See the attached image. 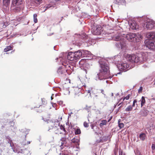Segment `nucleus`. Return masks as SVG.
I'll use <instances>...</instances> for the list:
<instances>
[{
    "mask_svg": "<svg viewBox=\"0 0 155 155\" xmlns=\"http://www.w3.org/2000/svg\"><path fill=\"white\" fill-rule=\"evenodd\" d=\"M107 121L106 120H101V122L99 126L101 127L104 125H106L107 124Z\"/></svg>",
    "mask_w": 155,
    "mask_h": 155,
    "instance_id": "nucleus-24",
    "label": "nucleus"
},
{
    "mask_svg": "<svg viewBox=\"0 0 155 155\" xmlns=\"http://www.w3.org/2000/svg\"><path fill=\"white\" fill-rule=\"evenodd\" d=\"M81 133V131L80 129H77L75 131V134L76 135L80 134Z\"/></svg>",
    "mask_w": 155,
    "mask_h": 155,
    "instance_id": "nucleus-32",
    "label": "nucleus"
},
{
    "mask_svg": "<svg viewBox=\"0 0 155 155\" xmlns=\"http://www.w3.org/2000/svg\"><path fill=\"white\" fill-rule=\"evenodd\" d=\"M12 3L13 5H19L22 3V0H12Z\"/></svg>",
    "mask_w": 155,
    "mask_h": 155,
    "instance_id": "nucleus-12",
    "label": "nucleus"
},
{
    "mask_svg": "<svg viewBox=\"0 0 155 155\" xmlns=\"http://www.w3.org/2000/svg\"><path fill=\"white\" fill-rule=\"evenodd\" d=\"M140 114L143 116H146L148 114V112L146 109L141 110L140 112Z\"/></svg>",
    "mask_w": 155,
    "mask_h": 155,
    "instance_id": "nucleus-18",
    "label": "nucleus"
},
{
    "mask_svg": "<svg viewBox=\"0 0 155 155\" xmlns=\"http://www.w3.org/2000/svg\"><path fill=\"white\" fill-rule=\"evenodd\" d=\"M147 58V54L143 53L141 54V56L140 57V62L146 61Z\"/></svg>",
    "mask_w": 155,
    "mask_h": 155,
    "instance_id": "nucleus-9",
    "label": "nucleus"
},
{
    "mask_svg": "<svg viewBox=\"0 0 155 155\" xmlns=\"http://www.w3.org/2000/svg\"><path fill=\"white\" fill-rule=\"evenodd\" d=\"M102 27L99 25L94 26L92 28L91 32L94 35H99L102 33Z\"/></svg>",
    "mask_w": 155,
    "mask_h": 155,
    "instance_id": "nucleus-3",
    "label": "nucleus"
},
{
    "mask_svg": "<svg viewBox=\"0 0 155 155\" xmlns=\"http://www.w3.org/2000/svg\"><path fill=\"white\" fill-rule=\"evenodd\" d=\"M129 64L127 63H122L117 65L118 69L121 71H126L130 69Z\"/></svg>",
    "mask_w": 155,
    "mask_h": 155,
    "instance_id": "nucleus-5",
    "label": "nucleus"
},
{
    "mask_svg": "<svg viewBox=\"0 0 155 155\" xmlns=\"http://www.w3.org/2000/svg\"><path fill=\"white\" fill-rule=\"evenodd\" d=\"M137 155H141L140 152H138L137 153Z\"/></svg>",
    "mask_w": 155,
    "mask_h": 155,
    "instance_id": "nucleus-44",
    "label": "nucleus"
},
{
    "mask_svg": "<svg viewBox=\"0 0 155 155\" xmlns=\"http://www.w3.org/2000/svg\"><path fill=\"white\" fill-rule=\"evenodd\" d=\"M11 7L12 8H13V11L15 12H18L20 11V8L18 7H12V6Z\"/></svg>",
    "mask_w": 155,
    "mask_h": 155,
    "instance_id": "nucleus-22",
    "label": "nucleus"
},
{
    "mask_svg": "<svg viewBox=\"0 0 155 155\" xmlns=\"http://www.w3.org/2000/svg\"><path fill=\"white\" fill-rule=\"evenodd\" d=\"M67 142V138L65 135L64 137H62L60 140L59 143H61L60 146L61 147L63 146L64 145H65Z\"/></svg>",
    "mask_w": 155,
    "mask_h": 155,
    "instance_id": "nucleus-10",
    "label": "nucleus"
},
{
    "mask_svg": "<svg viewBox=\"0 0 155 155\" xmlns=\"http://www.w3.org/2000/svg\"><path fill=\"white\" fill-rule=\"evenodd\" d=\"M31 142L30 141H27V144H29Z\"/></svg>",
    "mask_w": 155,
    "mask_h": 155,
    "instance_id": "nucleus-45",
    "label": "nucleus"
},
{
    "mask_svg": "<svg viewBox=\"0 0 155 155\" xmlns=\"http://www.w3.org/2000/svg\"><path fill=\"white\" fill-rule=\"evenodd\" d=\"M138 25L136 23L133 22L130 23V27L133 30H136L138 28Z\"/></svg>",
    "mask_w": 155,
    "mask_h": 155,
    "instance_id": "nucleus-13",
    "label": "nucleus"
},
{
    "mask_svg": "<svg viewBox=\"0 0 155 155\" xmlns=\"http://www.w3.org/2000/svg\"><path fill=\"white\" fill-rule=\"evenodd\" d=\"M101 93H102V94H104V96H105V94H104V90L103 89H101Z\"/></svg>",
    "mask_w": 155,
    "mask_h": 155,
    "instance_id": "nucleus-42",
    "label": "nucleus"
},
{
    "mask_svg": "<svg viewBox=\"0 0 155 155\" xmlns=\"http://www.w3.org/2000/svg\"><path fill=\"white\" fill-rule=\"evenodd\" d=\"M137 102V101L136 99H135L133 101V104L132 105V107H134L135 106V103H136Z\"/></svg>",
    "mask_w": 155,
    "mask_h": 155,
    "instance_id": "nucleus-37",
    "label": "nucleus"
},
{
    "mask_svg": "<svg viewBox=\"0 0 155 155\" xmlns=\"http://www.w3.org/2000/svg\"><path fill=\"white\" fill-rule=\"evenodd\" d=\"M73 55L72 54V52H69L67 55V58L71 61L74 60V58L73 57Z\"/></svg>",
    "mask_w": 155,
    "mask_h": 155,
    "instance_id": "nucleus-19",
    "label": "nucleus"
},
{
    "mask_svg": "<svg viewBox=\"0 0 155 155\" xmlns=\"http://www.w3.org/2000/svg\"><path fill=\"white\" fill-rule=\"evenodd\" d=\"M119 155H125V154H123L122 152H121V153H119Z\"/></svg>",
    "mask_w": 155,
    "mask_h": 155,
    "instance_id": "nucleus-43",
    "label": "nucleus"
},
{
    "mask_svg": "<svg viewBox=\"0 0 155 155\" xmlns=\"http://www.w3.org/2000/svg\"><path fill=\"white\" fill-rule=\"evenodd\" d=\"M88 93H90V96L91 95V92H92V88H91L89 90L87 91Z\"/></svg>",
    "mask_w": 155,
    "mask_h": 155,
    "instance_id": "nucleus-36",
    "label": "nucleus"
},
{
    "mask_svg": "<svg viewBox=\"0 0 155 155\" xmlns=\"http://www.w3.org/2000/svg\"><path fill=\"white\" fill-rule=\"evenodd\" d=\"M142 36L139 34L130 33L125 35L123 33H119L117 35L112 37V39L118 42L116 44V45L118 48H124L126 45V43L124 38H126L129 41L136 42L139 41L140 39H142Z\"/></svg>",
    "mask_w": 155,
    "mask_h": 155,
    "instance_id": "nucleus-1",
    "label": "nucleus"
},
{
    "mask_svg": "<svg viewBox=\"0 0 155 155\" xmlns=\"http://www.w3.org/2000/svg\"><path fill=\"white\" fill-rule=\"evenodd\" d=\"M145 137H146V135L144 133H142V134H140V136H139L140 138V139L141 140H144V139H145Z\"/></svg>",
    "mask_w": 155,
    "mask_h": 155,
    "instance_id": "nucleus-26",
    "label": "nucleus"
},
{
    "mask_svg": "<svg viewBox=\"0 0 155 155\" xmlns=\"http://www.w3.org/2000/svg\"><path fill=\"white\" fill-rule=\"evenodd\" d=\"M51 100H52L53 98H52V96L51 97Z\"/></svg>",
    "mask_w": 155,
    "mask_h": 155,
    "instance_id": "nucleus-49",
    "label": "nucleus"
},
{
    "mask_svg": "<svg viewBox=\"0 0 155 155\" xmlns=\"http://www.w3.org/2000/svg\"><path fill=\"white\" fill-rule=\"evenodd\" d=\"M95 97H97V95H95Z\"/></svg>",
    "mask_w": 155,
    "mask_h": 155,
    "instance_id": "nucleus-52",
    "label": "nucleus"
},
{
    "mask_svg": "<svg viewBox=\"0 0 155 155\" xmlns=\"http://www.w3.org/2000/svg\"><path fill=\"white\" fill-rule=\"evenodd\" d=\"M76 60L81 58L82 57V53L81 52V50H78L74 52Z\"/></svg>",
    "mask_w": 155,
    "mask_h": 155,
    "instance_id": "nucleus-8",
    "label": "nucleus"
},
{
    "mask_svg": "<svg viewBox=\"0 0 155 155\" xmlns=\"http://www.w3.org/2000/svg\"><path fill=\"white\" fill-rule=\"evenodd\" d=\"M94 127V126H93V125H91V128L92 129H93Z\"/></svg>",
    "mask_w": 155,
    "mask_h": 155,
    "instance_id": "nucleus-46",
    "label": "nucleus"
},
{
    "mask_svg": "<svg viewBox=\"0 0 155 155\" xmlns=\"http://www.w3.org/2000/svg\"><path fill=\"white\" fill-rule=\"evenodd\" d=\"M128 58V60L130 62L133 63H137L140 62V57L135 55H128L127 56Z\"/></svg>",
    "mask_w": 155,
    "mask_h": 155,
    "instance_id": "nucleus-4",
    "label": "nucleus"
},
{
    "mask_svg": "<svg viewBox=\"0 0 155 155\" xmlns=\"http://www.w3.org/2000/svg\"><path fill=\"white\" fill-rule=\"evenodd\" d=\"M10 2V0H3V3L4 6L6 8H9L8 6L9 5Z\"/></svg>",
    "mask_w": 155,
    "mask_h": 155,
    "instance_id": "nucleus-17",
    "label": "nucleus"
},
{
    "mask_svg": "<svg viewBox=\"0 0 155 155\" xmlns=\"http://www.w3.org/2000/svg\"><path fill=\"white\" fill-rule=\"evenodd\" d=\"M49 122L48 121V123L49 124H51V125L52 127H53V125H54V123H56V125H57L59 126V123L58 120H56L55 121V122H53L51 121V120H48Z\"/></svg>",
    "mask_w": 155,
    "mask_h": 155,
    "instance_id": "nucleus-16",
    "label": "nucleus"
},
{
    "mask_svg": "<svg viewBox=\"0 0 155 155\" xmlns=\"http://www.w3.org/2000/svg\"><path fill=\"white\" fill-rule=\"evenodd\" d=\"M37 15L36 14H34L33 15L34 21L35 23H36L38 22V19L37 18Z\"/></svg>",
    "mask_w": 155,
    "mask_h": 155,
    "instance_id": "nucleus-30",
    "label": "nucleus"
},
{
    "mask_svg": "<svg viewBox=\"0 0 155 155\" xmlns=\"http://www.w3.org/2000/svg\"><path fill=\"white\" fill-rule=\"evenodd\" d=\"M141 101V106L142 107L144 105L145 103V100L144 97L143 96L142 97L140 100L139 101Z\"/></svg>",
    "mask_w": 155,
    "mask_h": 155,
    "instance_id": "nucleus-23",
    "label": "nucleus"
},
{
    "mask_svg": "<svg viewBox=\"0 0 155 155\" xmlns=\"http://www.w3.org/2000/svg\"><path fill=\"white\" fill-rule=\"evenodd\" d=\"M152 150L155 149V145L154 144H152Z\"/></svg>",
    "mask_w": 155,
    "mask_h": 155,
    "instance_id": "nucleus-41",
    "label": "nucleus"
},
{
    "mask_svg": "<svg viewBox=\"0 0 155 155\" xmlns=\"http://www.w3.org/2000/svg\"><path fill=\"white\" fill-rule=\"evenodd\" d=\"M100 63L101 68L100 72L97 74V76L95 78V80L97 81L106 78L109 73V68L107 63L102 62Z\"/></svg>",
    "mask_w": 155,
    "mask_h": 155,
    "instance_id": "nucleus-2",
    "label": "nucleus"
},
{
    "mask_svg": "<svg viewBox=\"0 0 155 155\" xmlns=\"http://www.w3.org/2000/svg\"><path fill=\"white\" fill-rule=\"evenodd\" d=\"M12 49V47L10 46H8L4 49V51L5 52H7L8 51H9L11 50Z\"/></svg>",
    "mask_w": 155,
    "mask_h": 155,
    "instance_id": "nucleus-27",
    "label": "nucleus"
},
{
    "mask_svg": "<svg viewBox=\"0 0 155 155\" xmlns=\"http://www.w3.org/2000/svg\"><path fill=\"white\" fill-rule=\"evenodd\" d=\"M72 54L73 55V58H74V60H76V58L75 57V54L74 53V52H72Z\"/></svg>",
    "mask_w": 155,
    "mask_h": 155,
    "instance_id": "nucleus-40",
    "label": "nucleus"
},
{
    "mask_svg": "<svg viewBox=\"0 0 155 155\" xmlns=\"http://www.w3.org/2000/svg\"><path fill=\"white\" fill-rule=\"evenodd\" d=\"M120 119H119L118 121V124L119 127L121 129L124 127V124L122 123H120Z\"/></svg>",
    "mask_w": 155,
    "mask_h": 155,
    "instance_id": "nucleus-25",
    "label": "nucleus"
},
{
    "mask_svg": "<svg viewBox=\"0 0 155 155\" xmlns=\"http://www.w3.org/2000/svg\"><path fill=\"white\" fill-rule=\"evenodd\" d=\"M81 52L82 53V57H89L91 54L90 52L88 51L81 50Z\"/></svg>",
    "mask_w": 155,
    "mask_h": 155,
    "instance_id": "nucleus-14",
    "label": "nucleus"
},
{
    "mask_svg": "<svg viewBox=\"0 0 155 155\" xmlns=\"http://www.w3.org/2000/svg\"><path fill=\"white\" fill-rule=\"evenodd\" d=\"M35 2L38 4H39L41 3L42 2V0H33Z\"/></svg>",
    "mask_w": 155,
    "mask_h": 155,
    "instance_id": "nucleus-34",
    "label": "nucleus"
},
{
    "mask_svg": "<svg viewBox=\"0 0 155 155\" xmlns=\"http://www.w3.org/2000/svg\"><path fill=\"white\" fill-rule=\"evenodd\" d=\"M111 95H112V96H113V93H112Z\"/></svg>",
    "mask_w": 155,
    "mask_h": 155,
    "instance_id": "nucleus-48",
    "label": "nucleus"
},
{
    "mask_svg": "<svg viewBox=\"0 0 155 155\" xmlns=\"http://www.w3.org/2000/svg\"><path fill=\"white\" fill-rule=\"evenodd\" d=\"M60 129L61 130H63L64 132L65 133L64 134V135H66V134H67V132L66 131L65 128L64 127L62 126V125H61L60 126Z\"/></svg>",
    "mask_w": 155,
    "mask_h": 155,
    "instance_id": "nucleus-28",
    "label": "nucleus"
},
{
    "mask_svg": "<svg viewBox=\"0 0 155 155\" xmlns=\"http://www.w3.org/2000/svg\"><path fill=\"white\" fill-rule=\"evenodd\" d=\"M120 104H121V103H120V104H118V106H119L120 105Z\"/></svg>",
    "mask_w": 155,
    "mask_h": 155,
    "instance_id": "nucleus-51",
    "label": "nucleus"
},
{
    "mask_svg": "<svg viewBox=\"0 0 155 155\" xmlns=\"http://www.w3.org/2000/svg\"><path fill=\"white\" fill-rule=\"evenodd\" d=\"M111 118H110V119H109L108 120V122H109L110 120H111Z\"/></svg>",
    "mask_w": 155,
    "mask_h": 155,
    "instance_id": "nucleus-47",
    "label": "nucleus"
},
{
    "mask_svg": "<svg viewBox=\"0 0 155 155\" xmlns=\"http://www.w3.org/2000/svg\"><path fill=\"white\" fill-rule=\"evenodd\" d=\"M78 38H80L81 39H84L85 37L86 36L85 34H83L81 35L79 34L78 35Z\"/></svg>",
    "mask_w": 155,
    "mask_h": 155,
    "instance_id": "nucleus-29",
    "label": "nucleus"
},
{
    "mask_svg": "<svg viewBox=\"0 0 155 155\" xmlns=\"http://www.w3.org/2000/svg\"><path fill=\"white\" fill-rule=\"evenodd\" d=\"M146 37L150 40L154 39H155V33L153 32H148L147 34Z\"/></svg>",
    "mask_w": 155,
    "mask_h": 155,
    "instance_id": "nucleus-7",
    "label": "nucleus"
},
{
    "mask_svg": "<svg viewBox=\"0 0 155 155\" xmlns=\"http://www.w3.org/2000/svg\"><path fill=\"white\" fill-rule=\"evenodd\" d=\"M84 126L85 127H88L89 126V125L88 123L85 121L84 123Z\"/></svg>",
    "mask_w": 155,
    "mask_h": 155,
    "instance_id": "nucleus-35",
    "label": "nucleus"
},
{
    "mask_svg": "<svg viewBox=\"0 0 155 155\" xmlns=\"http://www.w3.org/2000/svg\"><path fill=\"white\" fill-rule=\"evenodd\" d=\"M51 6L50 5H48L47 6H45V10L44 11V12L47 9H48V8L51 7Z\"/></svg>",
    "mask_w": 155,
    "mask_h": 155,
    "instance_id": "nucleus-39",
    "label": "nucleus"
},
{
    "mask_svg": "<svg viewBox=\"0 0 155 155\" xmlns=\"http://www.w3.org/2000/svg\"><path fill=\"white\" fill-rule=\"evenodd\" d=\"M143 90V87L141 86L140 87V88L138 90V92L139 93L141 92Z\"/></svg>",
    "mask_w": 155,
    "mask_h": 155,
    "instance_id": "nucleus-38",
    "label": "nucleus"
},
{
    "mask_svg": "<svg viewBox=\"0 0 155 155\" xmlns=\"http://www.w3.org/2000/svg\"><path fill=\"white\" fill-rule=\"evenodd\" d=\"M146 27L147 29L151 30L155 28V21H154L148 19L146 23Z\"/></svg>",
    "mask_w": 155,
    "mask_h": 155,
    "instance_id": "nucleus-6",
    "label": "nucleus"
},
{
    "mask_svg": "<svg viewBox=\"0 0 155 155\" xmlns=\"http://www.w3.org/2000/svg\"><path fill=\"white\" fill-rule=\"evenodd\" d=\"M9 25L8 23L7 22H0V31H2L3 28H5Z\"/></svg>",
    "mask_w": 155,
    "mask_h": 155,
    "instance_id": "nucleus-11",
    "label": "nucleus"
},
{
    "mask_svg": "<svg viewBox=\"0 0 155 155\" xmlns=\"http://www.w3.org/2000/svg\"><path fill=\"white\" fill-rule=\"evenodd\" d=\"M14 151L17 153H22V150L19 147H18L14 150Z\"/></svg>",
    "mask_w": 155,
    "mask_h": 155,
    "instance_id": "nucleus-21",
    "label": "nucleus"
},
{
    "mask_svg": "<svg viewBox=\"0 0 155 155\" xmlns=\"http://www.w3.org/2000/svg\"><path fill=\"white\" fill-rule=\"evenodd\" d=\"M131 95L130 94H128L127 96H126V97H124V98H123V101H124V100L125 99H126V100H128L129 98H130V97L131 96Z\"/></svg>",
    "mask_w": 155,
    "mask_h": 155,
    "instance_id": "nucleus-33",
    "label": "nucleus"
},
{
    "mask_svg": "<svg viewBox=\"0 0 155 155\" xmlns=\"http://www.w3.org/2000/svg\"><path fill=\"white\" fill-rule=\"evenodd\" d=\"M61 119H62V117H61Z\"/></svg>",
    "mask_w": 155,
    "mask_h": 155,
    "instance_id": "nucleus-54",
    "label": "nucleus"
},
{
    "mask_svg": "<svg viewBox=\"0 0 155 155\" xmlns=\"http://www.w3.org/2000/svg\"><path fill=\"white\" fill-rule=\"evenodd\" d=\"M59 129H58L57 131H59Z\"/></svg>",
    "mask_w": 155,
    "mask_h": 155,
    "instance_id": "nucleus-50",
    "label": "nucleus"
},
{
    "mask_svg": "<svg viewBox=\"0 0 155 155\" xmlns=\"http://www.w3.org/2000/svg\"><path fill=\"white\" fill-rule=\"evenodd\" d=\"M71 142L72 143H76L78 145L79 144V140L78 138H77L74 137L71 140Z\"/></svg>",
    "mask_w": 155,
    "mask_h": 155,
    "instance_id": "nucleus-20",
    "label": "nucleus"
},
{
    "mask_svg": "<svg viewBox=\"0 0 155 155\" xmlns=\"http://www.w3.org/2000/svg\"><path fill=\"white\" fill-rule=\"evenodd\" d=\"M148 46L150 47V49H154L155 48V41H153L149 42V44Z\"/></svg>",
    "mask_w": 155,
    "mask_h": 155,
    "instance_id": "nucleus-15",
    "label": "nucleus"
},
{
    "mask_svg": "<svg viewBox=\"0 0 155 155\" xmlns=\"http://www.w3.org/2000/svg\"><path fill=\"white\" fill-rule=\"evenodd\" d=\"M60 133V134H61V133L60 132V133Z\"/></svg>",
    "mask_w": 155,
    "mask_h": 155,
    "instance_id": "nucleus-53",
    "label": "nucleus"
},
{
    "mask_svg": "<svg viewBox=\"0 0 155 155\" xmlns=\"http://www.w3.org/2000/svg\"><path fill=\"white\" fill-rule=\"evenodd\" d=\"M132 109V107L130 105L128 106L125 109V111H131Z\"/></svg>",
    "mask_w": 155,
    "mask_h": 155,
    "instance_id": "nucleus-31",
    "label": "nucleus"
}]
</instances>
